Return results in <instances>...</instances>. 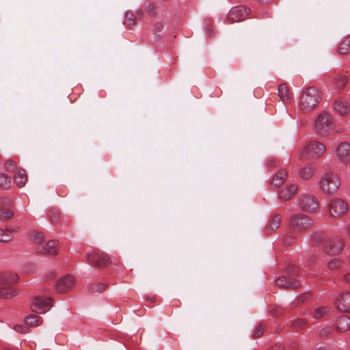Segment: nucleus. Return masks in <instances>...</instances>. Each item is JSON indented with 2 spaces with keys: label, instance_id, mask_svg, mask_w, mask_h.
<instances>
[{
  "label": "nucleus",
  "instance_id": "obj_3",
  "mask_svg": "<svg viewBox=\"0 0 350 350\" xmlns=\"http://www.w3.org/2000/svg\"><path fill=\"white\" fill-rule=\"evenodd\" d=\"M319 185L321 191L326 195H334L340 187V177L334 172H325L320 178Z\"/></svg>",
  "mask_w": 350,
  "mask_h": 350
},
{
  "label": "nucleus",
  "instance_id": "obj_15",
  "mask_svg": "<svg viewBox=\"0 0 350 350\" xmlns=\"http://www.w3.org/2000/svg\"><path fill=\"white\" fill-rule=\"evenodd\" d=\"M336 157L342 163H350V144L341 142L336 150Z\"/></svg>",
  "mask_w": 350,
  "mask_h": 350
},
{
  "label": "nucleus",
  "instance_id": "obj_34",
  "mask_svg": "<svg viewBox=\"0 0 350 350\" xmlns=\"http://www.w3.org/2000/svg\"><path fill=\"white\" fill-rule=\"evenodd\" d=\"M328 308L324 306L317 308L312 314V317L315 319H319L325 317L328 313Z\"/></svg>",
  "mask_w": 350,
  "mask_h": 350
},
{
  "label": "nucleus",
  "instance_id": "obj_26",
  "mask_svg": "<svg viewBox=\"0 0 350 350\" xmlns=\"http://www.w3.org/2000/svg\"><path fill=\"white\" fill-rule=\"evenodd\" d=\"M340 54L346 55L350 53V35L343 38L338 46Z\"/></svg>",
  "mask_w": 350,
  "mask_h": 350
},
{
  "label": "nucleus",
  "instance_id": "obj_55",
  "mask_svg": "<svg viewBox=\"0 0 350 350\" xmlns=\"http://www.w3.org/2000/svg\"><path fill=\"white\" fill-rule=\"evenodd\" d=\"M146 299L148 300V301H150V302L152 303H154L156 301V297L154 296H152V297H146Z\"/></svg>",
  "mask_w": 350,
  "mask_h": 350
},
{
  "label": "nucleus",
  "instance_id": "obj_43",
  "mask_svg": "<svg viewBox=\"0 0 350 350\" xmlns=\"http://www.w3.org/2000/svg\"><path fill=\"white\" fill-rule=\"evenodd\" d=\"M265 331L264 325L261 323L258 324L253 333V338H258L262 335Z\"/></svg>",
  "mask_w": 350,
  "mask_h": 350
},
{
  "label": "nucleus",
  "instance_id": "obj_27",
  "mask_svg": "<svg viewBox=\"0 0 350 350\" xmlns=\"http://www.w3.org/2000/svg\"><path fill=\"white\" fill-rule=\"evenodd\" d=\"M124 25L132 28L137 24V16L131 10H127L124 15Z\"/></svg>",
  "mask_w": 350,
  "mask_h": 350
},
{
  "label": "nucleus",
  "instance_id": "obj_28",
  "mask_svg": "<svg viewBox=\"0 0 350 350\" xmlns=\"http://www.w3.org/2000/svg\"><path fill=\"white\" fill-rule=\"evenodd\" d=\"M25 321L27 325L31 327H36L40 325L42 323V320L39 315L33 314L27 317Z\"/></svg>",
  "mask_w": 350,
  "mask_h": 350
},
{
  "label": "nucleus",
  "instance_id": "obj_2",
  "mask_svg": "<svg viewBox=\"0 0 350 350\" xmlns=\"http://www.w3.org/2000/svg\"><path fill=\"white\" fill-rule=\"evenodd\" d=\"M321 98V93L316 87H308L303 90L300 97V108L304 111H310L318 105Z\"/></svg>",
  "mask_w": 350,
  "mask_h": 350
},
{
  "label": "nucleus",
  "instance_id": "obj_40",
  "mask_svg": "<svg viewBox=\"0 0 350 350\" xmlns=\"http://www.w3.org/2000/svg\"><path fill=\"white\" fill-rule=\"evenodd\" d=\"M332 333V327H325L322 329H321L319 332V336L322 338H325L329 336Z\"/></svg>",
  "mask_w": 350,
  "mask_h": 350
},
{
  "label": "nucleus",
  "instance_id": "obj_44",
  "mask_svg": "<svg viewBox=\"0 0 350 350\" xmlns=\"http://www.w3.org/2000/svg\"><path fill=\"white\" fill-rule=\"evenodd\" d=\"M14 330L19 333H27L29 332V328L27 326L22 325H16L14 327Z\"/></svg>",
  "mask_w": 350,
  "mask_h": 350
},
{
  "label": "nucleus",
  "instance_id": "obj_14",
  "mask_svg": "<svg viewBox=\"0 0 350 350\" xmlns=\"http://www.w3.org/2000/svg\"><path fill=\"white\" fill-rule=\"evenodd\" d=\"M336 308L342 312H350V292L340 294L334 302Z\"/></svg>",
  "mask_w": 350,
  "mask_h": 350
},
{
  "label": "nucleus",
  "instance_id": "obj_37",
  "mask_svg": "<svg viewBox=\"0 0 350 350\" xmlns=\"http://www.w3.org/2000/svg\"><path fill=\"white\" fill-rule=\"evenodd\" d=\"M13 238V234H11V230L6 229H0V241L9 242Z\"/></svg>",
  "mask_w": 350,
  "mask_h": 350
},
{
  "label": "nucleus",
  "instance_id": "obj_58",
  "mask_svg": "<svg viewBox=\"0 0 350 350\" xmlns=\"http://www.w3.org/2000/svg\"><path fill=\"white\" fill-rule=\"evenodd\" d=\"M317 350H325V349H323V348H319V349H317Z\"/></svg>",
  "mask_w": 350,
  "mask_h": 350
},
{
  "label": "nucleus",
  "instance_id": "obj_53",
  "mask_svg": "<svg viewBox=\"0 0 350 350\" xmlns=\"http://www.w3.org/2000/svg\"><path fill=\"white\" fill-rule=\"evenodd\" d=\"M277 0H260V3L267 4L275 2Z\"/></svg>",
  "mask_w": 350,
  "mask_h": 350
},
{
  "label": "nucleus",
  "instance_id": "obj_48",
  "mask_svg": "<svg viewBox=\"0 0 350 350\" xmlns=\"http://www.w3.org/2000/svg\"><path fill=\"white\" fill-rule=\"evenodd\" d=\"M282 313V309L280 307H275L271 310V314L272 315H277Z\"/></svg>",
  "mask_w": 350,
  "mask_h": 350
},
{
  "label": "nucleus",
  "instance_id": "obj_4",
  "mask_svg": "<svg viewBox=\"0 0 350 350\" xmlns=\"http://www.w3.org/2000/svg\"><path fill=\"white\" fill-rule=\"evenodd\" d=\"M314 129L319 135L326 137L332 133L334 123L332 116L327 112H323L318 116L314 122Z\"/></svg>",
  "mask_w": 350,
  "mask_h": 350
},
{
  "label": "nucleus",
  "instance_id": "obj_31",
  "mask_svg": "<svg viewBox=\"0 0 350 350\" xmlns=\"http://www.w3.org/2000/svg\"><path fill=\"white\" fill-rule=\"evenodd\" d=\"M325 234L323 232H314L312 237L311 241L314 245H319L324 243L325 240Z\"/></svg>",
  "mask_w": 350,
  "mask_h": 350
},
{
  "label": "nucleus",
  "instance_id": "obj_46",
  "mask_svg": "<svg viewBox=\"0 0 350 350\" xmlns=\"http://www.w3.org/2000/svg\"><path fill=\"white\" fill-rule=\"evenodd\" d=\"M297 271V268L295 265H289L286 267V272L291 274H295Z\"/></svg>",
  "mask_w": 350,
  "mask_h": 350
},
{
  "label": "nucleus",
  "instance_id": "obj_7",
  "mask_svg": "<svg viewBox=\"0 0 350 350\" xmlns=\"http://www.w3.org/2000/svg\"><path fill=\"white\" fill-rule=\"evenodd\" d=\"M298 206L304 212L312 213L317 212L319 208V202L314 195L304 193L299 196Z\"/></svg>",
  "mask_w": 350,
  "mask_h": 350
},
{
  "label": "nucleus",
  "instance_id": "obj_29",
  "mask_svg": "<svg viewBox=\"0 0 350 350\" xmlns=\"http://www.w3.org/2000/svg\"><path fill=\"white\" fill-rule=\"evenodd\" d=\"M334 83L338 90H342L347 83V78L345 75H337L334 79Z\"/></svg>",
  "mask_w": 350,
  "mask_h": 350
},
{
  "label": "nucleus",
  "instance_id": "obj_33",
  "mask_svg": "<svg viewBox=\"0 0 350 350\" xmlns=\"http://www.w3.org/2000/svg\"><path fill=\"white\" fill-rule=\"evenodd\" d=\"M10 186V178L5 174H0V188L3 189H8Z\"/></svg>",
  "mask_w": 350,
  "mask_h": 350
},
{
  "label": "nucleus",
  "instance_id": "obj_32",
  "mask_svg": "<svg viewBox=\"0 0 350 350\" xmlns=\"http://www.w3.org/2000/svg\"><path fill=\"white\" fill-rule=\"evenodd\" d=\"M307 322L304 319L297 318L290 322V326L296 330L302 329L305 328Z\"/></svg>",
  "mask_w": 350,
  "mask_h": 350
},
{
  "label": "nucleus",
  "instance_id": "obj_50",
  "mask_svg": "<svg viewBox=\"0 0 350 350\" xmlns=\"http://www.w3.org/2000/svg\"><path fill=\"white\" fill-rule=\"evenodd\" d=\"M309 297H310L309 295H301V296L297 297V300L299 302H304L306 299L309 298Z\"/></svg>",
  "mask_w": 350,
  "mask_h": 350
},
{
  "label": "nucleus",
  "instance_id": "obj_9",
  "mask_svg": "<svg viewBox=\"0 0 350 350\" xmlns=\"http://www.w3.org/2000/svg\"><path fill=\"white\" fill-rule=\"evenodd\" d=\"M345 247L343 239L338 237L331 238L326 241L323 247V251L329 256L339 254Z\"/></svg>",
  "mask_w": 350,
  "mask_h": 350
},
{
  "label": "nucleus",
  "instance_id": "obj_24",
  "mask_svg": "<svg viewBox=\"0 0 350 350\" xmlns=\"http://www.w3.org/2000/svg\"><path fill=\"white\" fill-rule=\"evenodd\" d=\"M27 180V175L26 172L23 169H19L17 170L14 176V180L17 186L20 188L23 187Z\"/></svg>",
  "mask_w": 350,
  "mask_h": 350
},
{
  "label": "nucleus",
  "instance_id": "obj_54",
  "mask_svg": "<svg viewBox=\"0 0 350 350\" xmlns=\"http://www.w3.org/2000/svg\"><path fill=\"white\" fill-rule=\"evenodd\" d=\"M6 230H11V234H12L13 232H18L19 230V227L18 226H14V227L11 228H7Z\"/></svg>",
  "mask_w": 350,
  "mask_h": 350
},
{
  "label": "nucleus",
  "instance_id": "obj_38",
  "mask_svg": "<svg viewBox=\"0 0 350 350\" xmlns=\"http://www.w3.org/2000/svg\"><path fill=\"white\" fill-rule=\"evenodd\" d=\"M14 215V212L9 208H0V219L8 220L11 219Z\"/></svg>",
  "mask_w": 350,
  "mask_h": 350
},
{
  "label": "nucleus",
  "instance_id": "obj_18",
  "mask_svg": "<svg viewBox=\"0 0 350 350\" xmlns=\"http://www.w3.org/2000/svg\"><path fill=\"white\" fill-rule=\"evenodd\" d=\"M316 173V165L308 163L302 166L299 170V176L303 180L311 179Z\"/></svg>",
  "mask_w": 350,
  "mask_h": 350
},
{
  "label": "nucleus",
  "instance_id": "obj_57",
  "mask_svg": "<svg viewBox=\"0 0 350 350\" xmlns=\"http://www.w3.org/2000/svg\"><path fill=\"white\" fill-rule=\"evenodd\" d=\"M347 232L350 234V225L348 226Z\"/></svg>",
  "mask_w": 350,
  "mask_h": 350
},
{
  "label": "nucleus",
  "instance_id": "obj_52",
  "mask_svg": "<svg viewBox=\"0 0 350 350\" xmlns=\"http://www.w3.org/2000/svg\"><path fill=\"white\" fill-rule=\"evenodd\" d=\"M343 280L345 282L350 284V273L345 274L343 276Z\"/></svg>",
  "mask_w": 350,
  "mask_h": 350
},
{
  "label": "nucleus",
  "instance_id": "obj_11",
  "mask_svg": "<svg viewBox=\"0 0 350 350\" xmlns=\"http://www.w3.org/2000/svg\"><path fill=\"white\" fill-rule=\"evenodd\" d=\"M348 210L347 203L341 198H334L329 204V212L331 217H341Z\"/></svg>",
  "mask_w": 350,
  "mask_h": 350
},
{
  "label": "nucleus",
  "instance_id": "obj_51",
  "mask_svg": "<svg viewBox=\"0 0 350 350\" xmlns=\"http://www.w3.org/2000/svg\"><path fill=\"white\" fill-rule=\"evenodd\" d=\"M269 350H284V347L281 345H275L271 347Z\"/></svg>",
  "mask_w": 350,
  "mask_h": 350
},
{
  "label": "nucleus",
  "instance_id": "obj_42",
  "mask_svg": "<svg viewBox=\"0 0 350 350\" xmlns=\"http://www.w3.org/2000/svg\"><path fill=\"white\" fill-rule=\"evenodd\" d=\"M16 167V162L13 159H8L5 163V169L8 172H14Z\"/></svg>",
  "mask_w": 350,
  "mask_h": 350
},
{
  "label": "nucleus",
  "instance_id": "obj_12",
  "mask_svg": "<svg viewBox=\"0 0 350 350\" xmlns=\"http://www.w3.org/2000/svg\"><path fill=\"white\" fill-rule=\"evenodd\" d=\"M251 12L250 8L244 5L233 7L228 12V21L231 23L239 22L246 18Z\"/></svg>",
  "mask_w": 350,
  "mask_h": 350
},
{
  "label": "nucleus",
  "instance_id": "obj_6",
  "mask_svg": "<svg viewBox=\"0 0 350 350\" xmlns=\"http://www.w3.org/2000/svg\"><path fill=\"white\" fill-rule=\"evenodd\" d=\"M85 258L88 264L98 268L106 267L111 263L110 257L106 253L98 250L87 252Z\"/></svg>",
  "mask_w": 350,
  "mask_h": 350
},
{
  "label": "nucleus",
  "instance_id": "obj_8",
  "mask_svg": "<svg viewBox=\"0 0 350 350\" xmlns=\"http://www.w3.org/2000/svg\"><path fill=\"white\" fill-rule=\"evenodd\" d=\"M313 221L310 217L304 214L293 215L290 219L291 228L295 232H304L312 226Z\"/></svg>",
  "mask_w": 350,
  "mask_h": 350
},
{
  "label": "nucleus",
  "instance_id": "obj_13",
  "mask_svg": "<svg viewBox=\"0 0 350 350\" xmlns=\"http://www.w3.org/2000/svg\"><path fill=\"white\" fill-rule=\"evenodd\" d=\"M36 251L42 255L56 256L59 253V243L57 240H49L44 245H38Z\"/></svg>",
  "mask_w": 350,
  "mask_h": 350
},
{
  "label": "nucleus",
  "instance_id": "obj_35",
  "mask_svg": "<svg viewBox=\"0 0 350 350\" xmlns=\"http://www.w3.org/2000/svg\"><path fill=\"white\" fill-rule=\"evenodd\" d=\"M31 238L32 241L35 243L41 245L44 241L45 238L42 232L39 231H34L31 234Z\"/></svg>",
  "mask_w": 350,
  "mask_h": 350
},
{
  "label": "nucleus",
  "instance_id": "obj_56",
  "mask_svg": "<svg viewBox=\"0 0 350 350\" xmlns=\"http://www.w3.org/2000/svg\"><path fill=\"white\" fill-rule=\"evenodd\" d=\"M136 14L137 15V16H139V18H143L144 16V12L142 10H138L137 12H136Z\"/></svg>",
  "mask_w": 350,
  "mask_h": 350
},
{
  "label": "nucleus",
  "instance_id": "obj_19",
  "mask_svg": "<svg viewBox=\"0 0 350 350\" xmlns=\"http://www.w3.org/2000/svg\"><path fill=\"white\" fill-rule=\"evenodd\" d=\"M334 111L340 116H347L350 112V104L347 101L336 100L333 105Z\"/></svg>",
  "mask_w": 350,
  "mask_h": 350
},
{
  "label": "nucleus",
  "instance_id": "obj_20",
  "mask_svg": "<svg viewBox=\"0 0 350 350\" xmlns=\"http://www.w3.org/2000/svg\"><path fill=\"white\" fill-rule=\"evenodd\" d=\"M297 192V187L296 185L290 184L286 185L279 193L280 199L284 201L289 200Z\"/></svg>",
  "mask_w": 350,
  "mask_h": 350
},
{
  "label": "nucleus",
  "instance_id": "obj_17",
  "mask_svg": "<svg viewBox=\"0 0 350 350\" xmlns=\"http://www.w3.org/2000/svg\"><path fill=\"white\" fill-rule=\"evenodd\" d=\"M74 284V278L68 275L58 280L55 285L56 291L59 293L68 292Z\"/></svg>",
  "mask_w": 350,
  "mask_h": 350
},
{
  "label": "nucleus",
  "instance_id": "obj_41",
  "mask_svg": "<svg viewBox=\"0 0 350 350\" xmlns=\"http://www.w3.org/2000/svg\"><path fill=\"white\" fill-rule=\"evenodd\" d=\"M49 218L53 224H58L60 221V214L59 212L51 211L49 213Z\"/></svg>",
  "mask_w": 350,
  "mask_h": 350
},
{
  "label": "nucleus",
  "instance_id": "obj_21",
  "mask_svg": "<svg viewBox=\"0 0 350 350\" xmlns=\"http://www.w3.org/2000/svg\"><path fill=\"white\" fill-rule=\"evenodd\" d=\"M336 329L338 332H345L350 329V317L347 315L340 316L336 323Z\"/></svg>",
  "mask_w": 350,
  "mask_h": 350
},
{
  "label": "nucleus",
  "instance_id": "obj_25",
  "mask_svg": "<svg viewBox=\"0 0 350 350\" xmlns=\"http://www.w3.org/2000/svg\"><path fill=\"white\" fill-rule=\"evenodd\" d=\"M278 95L283 103H287L291 100V93L288 87L284 84L282 83L278 86Z\"/></svg>",
  "mask_w": 350,
  "mask_h": 350
},
{
  "label": "nucleus",
  "instance_id": "obj_36",
  "mask_svg": "<svg viewBox=\"0 0 350 350\" xmlns=\"http://www.w3.org/2000/svg\"><path fill=\"white\" fill-rule=\"evenodd\" d=\"M164 27V25L162 22L158 21L154 23L152 27V32L154 34V38L156 40H160V35L159 34Z\"/></svg>",
  "mask_w": 350,
  "mask_h": 350
},
{
  "label": "nucleus",
  "instance_id": "obj_22",
  "mask_svg": "<svg viewBox=\"0 0 350 350\" xmlns=\"http://www.w3.org/2000/svg\"><path fill=\"white\" fill-rule=\"evenodd\" d=\"M281 224V215L280 214H275L271 217V219L266 227L265 232L267 234H271L273 231L279 228Z\"/></svg>",
  "mask_w": 350,
  "mask_h": 350
},
{
  "label": "nucleus",
  "instance_id": "obj_49",
  "mask_svg": "<svg viewBox=\"0 0 350 350\" xmlns=\"http://www.w3.org/2000/svg\"><path fill=\"white\" fill-rule=\"evenodd\" d=\"M267 166L273 168L275 166V161L273 159H269L267 160Z\"/></svg>",
  "mask_w": 350,
  "mask_h": 350
},
{
  "label": "nucleus",
  "instance_id": "obj_45",
  "mask_svg": "<svg viewBox=\"0 0 350 350\" xmlns=\"http://www.w3.org/2000/svg\"><path fill=\"white\" fill-rule=\"evenodd\" d=\"M147 11L150 12L152 16L157 14V8L154 3H149L147 6Z\"/></svg>",
  "mask_w": 350,
  "mask_h": 350
},
{
  "label": "nucleus",
  "instance_id": "obj_10",
  "mask_svg": "<svg viewBox=\"0 0 350 350\" xmlns=\"http://www.w3.org/2000/svg\"><path fill=\"white\" fill-rule=\"evenodd\" d=\"M53 299L42 296L35 297L31 301V310L36 313H44L52 307Z\"/></svg>",
  "mask_w": 350,
  "mask_h": 350
},
{
  "label": "nucleus",
  "instance_id": "obj_47",
  "mask_svg": "<svg viewBox=\"0 0 350 350\" xmlns=\"http://www.w3.org/2000/svg\"><path fill=\"white\" fill-rule=\"evenodd\" d=\"M269 13L267 11H262V12H259L257 14L256 17L258 18H265L269 17Z\"/></svg>",
  "mask_w": 350,
  "mask_h": 350
},
{
  "label": "nucleus",
  "instance_id": "obj_1",
  "mask_svg": "<svg viewBox=\"0 0 350 350\" xmlns=\"http://www.w3.org/2000/svg\"><path fill=\"white\" fill-rule=\"evenodd\" d=\"M18 280L16 273L10 271L0 273V298L10 299L18 295L17 291L12 287Z\"/></svg>",
  "mask_w": 350,
  "mask_h": 350
},
{
  "label": "nucleus",
  "instance_id": "obj_23",
  "mask_svg": "<svg viewBox=\"0 0 350 350\" xmlns=\"http://www.w3.org/2000/svg\"><path fill=\"white\" fill-rule=\"evenodd\" d=\"M287 178V172L284 170H280L273 176L271 181V185L274 187L282 185Z\"/></svg>",
  "mask_w": 350,
  "mask_h": 350
},
{
  "label": "nucleus",
  "instance_id": "obj_16",
  "mask_svg": "<svg viewBox=\"0 0 350 350\" xmlns=\"http://www.w3.org/2000/svg\"><path fill=\"white\" fill-rule=\"evenodd\" d=\"M275 283L280 288L285 289H297L301 286V283L299 280L291 277H279L275 280Z\"/></svg>",
  "mask_w": 350,
  "mask_h": 350
},
{
  "label": "nucleus",
  "instance_id": "obj_39",
  "mask_svg": "<svg viewBox=\"0 0 350 350\" xmlns=\"http://www.w3.org/2000/svg\"><path fill=\"white\" fill-rule=\"evenodd\" d=\"M340 266L341 261L338 259H333L330 260L327 264V267L330 270H336L339 269Z\"/></svg>",
  "mask_w": 350,
  "mask_h": 350
},
{
  "label": "nucleus",
  "instance_id": "obj_30",
  "mask_svg": "<svg viewBox=\"0 0 350 350\" xmlns=\"http://www.w3.org/2000/svg\"><path fill=\"white\" fill-rule=\"evenodd\" d=\"M107 285L100 282H92L88 286V290L92 293H103L107 288Z\"/></svg>",
  "mask_w": 350,
  "mask_h": 350
},
{
  "label": "nucleus",
  "instance_id": "obj_5",
  "mask_svg": "<svg viewBox=\"0 0 350 350\" xmlns=\"http://www.w3.org/2000/svg\"><path fill=\"white\" fill-rule=\"evenodd\" d=\"M326 147L323 143L312 140L310 141L300 153L302 159H316L321 157L325 152Z\"/></svg>",
  "mask_w": 350,
  "mask_h": 350
}]
</instances>
